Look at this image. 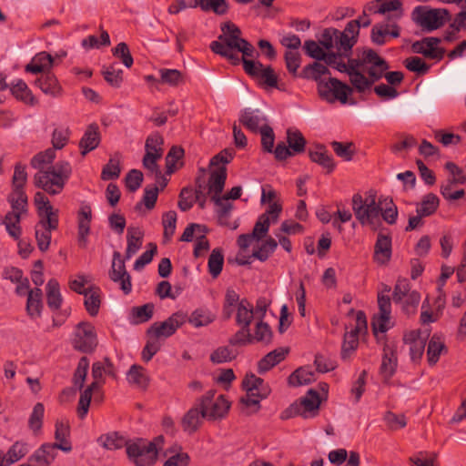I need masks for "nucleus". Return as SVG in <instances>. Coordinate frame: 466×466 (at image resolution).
<instances>
[{
    "label": "nucleus",
    "mask_w": 466,
    "mask_h": 466,
    "mask_svg": "<svg viewBox=\"0 0 466 466\" xmlns=\"http://www.w3.org/2000/svg\"><path fill=\"white\" fill-rule=\"evenodd\" d=\"M336 46L339 51H341L344 57H349L351 54L352 47L357 43V38L350 37L347 33L340 32L336 35L335 39Z\"/></svg>",
    "instance_id": "obj_63"
},
{
    "label": "nucleus",
    "mask_w": 466,
    "mask_h": 466,
    "mask_svg": "<svg viewBox=\"0 0 466 466\" xmlns=\"http://www.w3.org/2000/svg\"><path fill=\"white\" fill-rule=\"evenodd\" d=\"M102 75L108 85L116 88L120 87L123 82V70L116 69L115 64L104 66Z\"/></svg>",
    "instance_id": "obj_57"
},
{
    "label": "nucleus",
    "mask_w": 466,
    "mask_h": 466,
    "mask_svg": "<svg viewBox=\"0 0 466 466\" xmlns=\"http://www.w3.org/2000/svg\"><path fill=\"white\" fill-rule=\"evenodd\" d=\"M289 348H279L265 355L258 363V372L263 374L282 361L289 354Z\"/></svg>",
    "instance_id": "obj_28"
},
{
    "label": "nucleus",
    "mask_w": 466,
    "mask_h": 466,
    "mask_svg": "<svg viewBox=\"0 0 466 466\" xmlns=\"http://www.w3.org/2000/svg\"><path fill=\"white\" fill-rule=\"evenodd\" d=\"M272 336L273 333L270 326L264 322L263 319H258L255 326L254 335H252V341L256 340L257 342L268 344L271 342Z\"/></svg>",
    "instance_id": "obj_61"
},
{
    "label": "nucleus",
    "mask_w": 466,
    "mask_h": 466,
    "mask_svg": "<svg viewBox=\"0 0 466 466\" xmlns=\"http://www.w3.org/2000/svg\"><path fill=\"white\" fill-rule=\"evenodd\" d=\"M222 34L218 35L217 41H220L227 45L229 48L238 47V44L241 43V30L235 24L231 22H226L220 26Z\"/></svg>",
    "instance_id": "obj_27"
},
{
    "label": "nucleus",
    "mask_w": 466,
    "mask_h": 466,
    "mask_svg": "<svg viewBox=\"0 0 466 466\" xmlns=\"http://www.w3.org/2000/svg\"><path fill=\"white\" fill-rule=\"evenodd\" d=\"M155 306L153 303H147L142 306L133 307L131 309V315L134 319V322L144 323L152 319L154 314Z\"/></svg>",
    "instance_id": "obj_60"
},
{
    "label": "nucleus",
    "mask_w": 466,
    "mask_h": 466,
    "mask_svg": "<svg viewBox=\"0 0 466 466\" xmlns=\"http://www.w3.org/2000/svg\"><path fill=\"white\" fill-rule=\"evenodd\" d=\"M330 146L335 154L345 161H350L355 154V146L353 143H343L332 141Z\"/></svg>",
    "instance_id": "obj_64"
},
{
    "label": "nucleus",
    "mask_w": 466,
    "mask_h": 466,
    "mask_svg": "<svg viewBox=\"0 0 466 466\" xmlns=\"http://www.w3.org/2000/svg\"><path fill=\"white\" fill-rule=\"evenodd\" d=\"M366 61L371 65L368 69V75L370 81H373V84L382 78L384 72L389 69V64L383 58H381L376 51L369 49V53L366 56Z\"/></svg>",
    "instance_id": "obj_22"
},
{
    "label": "nucleus",
    "mask_w": 466,
    "mask_h": 466,
    "mask_svg": "<svg viewBox=\"0 0 466 466\" xmlns=\"http://www.w3.org/2000/svg\"><path fill=\"white\" fill-rule=\"evenodd\" d=\"M330 72L326 65L313 62L306 66L299 76L304 79H312L318 82V92L319 96L329 103L339 100L341 104L348 102V96L352 93V88L340 80L329 77L328 81L321 78V76L329 75Z\"/></svg>",
    "instance_id": "obj_2"
},
{
    "label": "nucleus",
    "mask_w": 466,
    "mask_h": 466,
    "mask_svg": "<svg viewBox=\"0 0 466 466\" xmlns=\"http://www.w3.org/2000/svg\"><path fill=\"white\" fill-rule=\"evenodd\" d=\"M378 305L380 309V316H374L371 320V327L375 335L378 332L385 333L389 329L387 322L390 320L391 313V303L390 296L383 294V292L379 293Z\"/></svg>",
    "instance_id": "obj_15"
},
{
    "label": "nucleus",
    "mask_w": 466,
    "mask_h": 466,
    "mask_svg": "<svg viewBox=\"0 0 466 466\" xmlns=\"http://www.w3.org/2000/svg\"><path fill=\"white\" fill-rule=\"evenodd\" d=\"M199 6L203 11H212L218 15H225L228 12V6L226 0H194L189 7Z\"/></svg>",
    "instance_id": "obj_42"
},
{
    "label": "nucleus",
    "mask_w": 466,
    "mask_h": 466,
    "mask_svg": "<svg viewBox=\"0 0 466 466\" xmlns=\"http://www.w3.org/2000/svg\"><path fill=\"white\" fill-rule=\"evenodd\" d=\"M412 18L428 32L441 27L451 19L450 12L445 8L427 9L426 6H417L412 11Z\"/></svg>",
    "instance_id": "obj_5"
},
{
    "label": "nucleus",
    "mask_w": 466,
    "mask_h": 466,
    "mask_svg": "<svg viewBox=\"0 0 466 466\" xmlns=\"http://www.w3.org/2000/svg\"><path fill=\"white\" fill-rule=\"evenodd\" d=\"M287 143L294 155L303 153L306 147V139L299 129L287 130Z\"/></svg>",
    "instance_id": "obj_46"
},
{
    "label": "nucleus",
    "mask_w": 466,
    "mask_h": 466,
    "mask_svg": "<svg viewBox=\"0 0 466 466\" xmlns=\"http://www.w3.org/2000/svg\"><path fill=\"white\" fill-rule=\"evenodd\" d=\"M216 319L215 314L207 308L196 309L187 321L189 322L195 328L205 327L212 323Z\"/></svg>",
    "instance_id": "obj_38"
},
{
    "label": "nucleus",
    "mask_w": 466,
    "mask_h": 466,
    "mask_svg": "<svg viewBox=\"0 0 466 466\" xmlns=\"http://www.w3.org/2000/svg\"><path fill=\"white\" fill-rule=\"evenodd\" d=\"M233 159V154L228 149H224L215 155L209 161V167H215L211 170L206 185L208 194H211V200L214 204L220 203L221 193L223 192L228 173L226 165Z\"/></svg>",
    "instance_id": "obj_3"
},
{
    "label": "nucleus",
    "mask_w": 466,
    "mask_h": 466,
    "mask_svg": "<svg viewBox=\"0 0 466 466\" xmlns=\"http://www.w3.org/2000/svg\"><path fill=\"white\" fill-rule=\"evenodd\" d=\"M34 201L35 205L37 208L38 215L40 217L45 215L46 218H48V216H50V218H58V210H55L53 208V207L50 205L48 198L43 192H36L35 194Z\"/></svg>",
    "instance_id": "obj_50"
},
{
    "label": "nucleus",
    "mask_w": 466,
    "mask_h": 466,
    "mask_svg": "<svg viewBox=\"0 0 466 466\" xmlns=\"http://www.w3.org/2000/svg\"><path fill=\"white\" fill-rule=\"evenodd\" d=\"M158 192L159 188L156 185L147 186L144 189L142 200L136 204L135 208L139 210L142 205H145L147 209H153L157 200Z\"/></svg>",
    "instance_id": "obj_59"
},
{
    "label": "nucleus",
    "mask_w": 466,
    "mask_h": 466,
    "mask_svg": "<svg viewBox=\"0 0 466 466\" xmlns=\"http://www.w3.org/2000/svg\"><path fill=\"white\" fill-rule=\"evenodd\" d=\"M57 450L52 443H44L34 452L29 460L36 462L37 466H49L57 456Z\"/></svg>",
    "instance_id": "obj_29"
},
{
    "label": "nucleus",
    "mask_w": 466,
    "mask_h": 466,
    "mask_svg": "<svg viewBox=\"0 0 466 466\" xmlns=\"http://www.w3.org/2000/svg\"><path fill=\"white\" fill-rule=\"evenodd\" d=\"M238 120L241 125L253 133L259 132L261 126L267 124V117L259 109L249 107L241 110Z\"/></svg>",
    "instance_id": "obj_20"
},
{
    "label": "nucleus",
    "mask_w": 466,
    "mask_h": 466,
    "mask_svg": "<svg viewBox=\"0 0 466 466\" xmlns=\"http://www.w3.org/2000/svg\"><path fill=\"white\" fill-rule=\"evenodd\" d=\"M42 296L43 292L39 288L28 292L26 312L31 318L40 317L43 309Z\"/></svg>",
    "instance_id": "obj_39"
},
{
    "label": "nucleus",
    "mask_w": 466,
    "mask_h": 466,
    "mask_svg": "<svg viewBox=\"0 0 466 466\" xmlns=\"http://www.w3.org/2000/svg\"><path fill=\"white\" fill-rule=\"evenodd\" d=\"M35 84L46 95L53 97H57L62 95V86L56 76L51 72L41 75V76L35 81Z\"/></svg>",
    "instance_id": "obj_26"
},
{
    "label": "nucleus",
    "mask_w": 466,
    "mask_h": 466,
    "mask_svg": "<svg viewBox=\"0 0 466 466\" xmlns=\"http://www.w3.org/2000/svg\"><path fill=\"white\" fill-rule=\"evenodd\" d=\"M319 393L310 389L308 390L307 395L299 400V403H293L289 410L293 414H300L304 418H307V412H312V416H315L319 409L320 405Z\"/></svg>",
    "instance_id": "obj_16"
},
{
    "label": "nucleus",
    "mask_w": 466,
    "mask_h": 466,
    "mask_svg": "<svg viewBox=\"0 0 466 466\" xmlns=\"http://www.w3.org/2000/svg\"><path fill=\"white\" fill-rule=\"evenodd\" d=\"M58 228V218H42L35 226V239L38 248L45 252L49 248L51 242V232Z\"/></svg>",
    "instance_id": "obj_14"
},
{
    "label": "nucleus",
    "mask_w": 466,
    "mask_h": 466,
    "mask_svg": "<svg viewBox=\"0 0 466 466\" xmlns=\"http://www.w3.org/2000/svg\"><path fill=\"white\" fill-rule=\"evenodd\" d=\"M89 369V359L86 356L80 358L77 367L73 375V384L75 390H81L85 385L86 378Z\"/></svg>",
    "instance_id": "obj_48"
},
{
    "label": "nucleus",
    "mask_w": 466,
    "mask_h": 466,
    "mask_svg": "<svg viewBox=\"0 0 466 466\" xmlns=\"http://www.w3.org/2000/svg\"><path fill=\"white\" fill-rule=\"evenodd\" d=\"M242 388L249 395H256L257 398L261 400L268 398L271 392L269 385L253 373L245 376L242 380Z\"/></svg>",
    "instance_id": "obj_19"
},
{
    "label": "nucleus",
    "mask_w": 466,
    "mask_h": 466,
    "mask_svg": "<svg viewBox=\"0 0 466 466\" xmlns=\"http://www.w3.org/2000/svg\"><path fill=\"white\" fill-rule=\"evenodd\" d=\"M215 205L218 207V208L216 209V215L218 225L231 228L232 229H236L238 228V225H234L233 227H231L229 223L231 211L234 208L233 204L230 202H226L223 200V198H220V203Z\"/></svg>",
    "instance_id": "obj_49"
},
{
    "label": "nucleus",
    "mask_w": 466,
    "mask_h": 466,
    "mask_svg": "<svg viewBox=\"0 0 466 466\" xmlns=\"http://www.w3.org/2000/svg\"><path fill=\"white\" fill-rule=\"evenodd\" d=\"M10 91L17 100L31 106L36 103L31 90L28 88L26 83L22 79H18L15 83H13L10 87Z\"/></svg>",
    "instance_id": "obj_40"
},
{
    "label": "nucleus",
    "mask_w": 466,
    "mask_h": 466,
    "mask_svg": "<svg viewBox=\"0 0 466 466\" xmlns=\"http://www.w3.org/2000/svg\"><path fill=\"white\" fill-rule=\"evenodd\" d=\"M224 265V255L220 248H214L209 255L208 267V272L212 276L213 279L218 278Z\"/></svg>",
    "instance_id": "obj_53"
},
{
    "label": "nucleus",
    "mask_w": 466,
    "mask_h": 466,
    "mask_svg": "<svg viewBox=\"0 0 466 466\" xmlns=\"http://www.w3.org/2000/svg\"><path fill=\"white\" fill-rule=\"evenodd\" d=\"M8 202L11 205L12 210L10 212H15L21 216L27 212V196L25 191L14 192L8 196Z\"/></svg>",
    "instance_id": "obj_51"
},
{
    "label": "nucleus",
    "mask_w": 466,
    "mask_h": 466,
    "mask_svg": "<svg viewBox=\"0 0 466 466\" xmlns=\"http://www.w3.org/2000/svg\"><path fill=\"white\" fill-rule=\"evenodd\" d=\"M429 335V330L422 332L418 329L412 330L405 336L404 341L410 344V355L412 361L416 362L421 359Z\"/></svg>",
    "instance_id": "obj_18"
},
{
    "label": "nucleus",
    "mask_w": 466,
    "mask_h": 466,
    "mask_svg": "<svg viewBox=\"0 0 466 466\" xmlns=\"http://www.w3.org/2000/svg\"><path fill=\"white\" fill-rule=\"evenodd\" d=\"M159 83L166 84L170 86H177L185 82L183 74L177 69L160 68Z\"/></svg>",
    "instance_id": "obj_54"
},
{
    "label": "nucleus",
    "mask_w": 466,
    "mask_h": 466,
    "mask_svg": "<svg viewBox=\"0 0 466 466\" xmlns=\"http://www.w3.org/2000/svg\"><path fill=\"white\" fill-rule=\"evenodd\" d=\"M97 344L95 327L89 322L78 323L72 339L73 348L82 353L89 354L96 350Z\"/></svg>",
    "instance_id": "obj_9"
},
{
    "label": "nucleus",
    "mask_w": 466,
    "mask_h": 466,
    "mask_svg": "<svg viewBox=\"0 0 466 466\" xmlns=\"http://www.w3.org/2000/svg\"><path fill=\"white\" fill-rule=\"evenodd\" d=\"M26 181L27 173L25 170V166L21 163H16L14 167V175L12 177V191H25Z\"/></svg>",
    "instance_id": "obj_58"
},
{
    "label": "nucleus",
    "mask_w": 466,
    "mask_h": 466,
    "mask_svg": "<svg viewBox=\"0 0 466 466\" xmlns=\"http://www.w3.org/2000/svg\"><path fill=\"white\" fill-rule=\"evenodd\" d=\"M55 428V439L56 441L52 444L65 452H70L73 447L69 440L70 426L68 421L64 420H57L56 421Z\"/></svg>",
    "instance_id": "obj_23"
},
{
    "label": "nucleus",
    "mask_w": 466,
    "mask_h": 466,
    "mask_svg": "<svg viewBox=\"0 0 466 466\" xmlns=\"http://www.w3.org/2000/svg\"><path fill=\"white\" fill-rule=\"evenodd\" d=\"M370 5V11L383 15L391 11L401 10L402 7L400 0H375Z\"/></svg>",
    "instance_id": "obj_55"
},
{
    "label": "nucleus",
    "mask_w": 466,
    "mask_h": 466,
    "mask_svg": "<svg viewBox=\"0 0 466 466\" xmlns=\"http://www.w3.org/2000/svg\"><path fill=\"white\" fill-rule=\"evenodd\" d=\"M244 71L252 78L258 80L259 85L270 88L280 89L278 85V76L272 66H264L259 61L242 59Z\"/></svg>",
    "instance_id": "obj_10"
},
{
    "label": "nucleus",
    "mask_w": 466,
    "mask_h": 466,
    "mask_svg": "<svg viewBox=\"0 0 466 466\" xmlns=\"http://www.w3.org/2000/svg\"><path fill=\"white\" fill-rule=\"evenodd\" d=\"M352 210L360 224L369 226L373 231L380 229L382 225L380 216L390 225L395 224L398 218V208L392 198H385L383 201L380 198L376 202L375 195L364 199L360 194H354Z\"/></svg>",
    "instance_id": "obj_1"
},
{
    "label": "nucleus",
    "mask_w": 466,
    "mask_h": 466,
    "mask_svg": "<svg viewBox=\"0 0 466 466\" xmlns=\"http://www.w3.org/2000/svg\"><path fill=\"white\" fill-rule=\"evenodd\" d=\"M92 208L89 204L83 203L77 212V240L80 248H86L87 237L90 233Z\"/></svg>",
    "instance_id": "obj_17"
},
{
    "label": "nucleus",
    "mask_w": 466,
    "mask_h": 466,
    "mask_svg": "<svg viewBox=\"0 0 466 466\" xmlns=\"http://www.w3.org/2000/svg\"><path fill=\"white\" fill-rule=\"evenodd\" d=\"M317 150H309V157L312 162H315L331 173L335 169V162L331 155L328 154L326 147L322 144L316 146Z\"/></svg>",
    "instance_id": "obj_32"
},
{
    "label": "nucleus",
    "mask_w": 466,
    "mask_h": 466,
    "mask_svg": "<svg viewBox=\"0 0 466 466\" xmlns=\"http://www.w3.org/2000/svg\"><path fill=\"white\" fill-rule=\"evenodd\" d=\"M46 303L52 311H56L60 309L63 298L60 293L59 283L56 279H51L48 280L46 287Z\"/></svg>",
    "instance_id": "obj_36"
},
{
    "label": "nucleus",
    "mask_w": 466,
    "mask_h": 466,
    "mask_svg": "<svg viewBox=\"0 0 466 466\" xmlns=\"http://www.w3.org/2000/svg\"><path fill=\"white\" fill-rule=\"evenodd\" d=\"M89 292L90 291L86 292L84 294V296H85L84 305H85V308H86V311L88 312V314L91 317H96L99 312V309H100V305H101L100 289H99V288H94L92 292L91 293H89Z\"/></svg>",
    "instance_id": "obj_52"
},
{
    "label": "nucleus",
    "mask_w": 466,
    "mask_h": 466,
    "mask_svg": "<svg viewBox=\"0 0 466 466\" xmlns=\"http://www.w3.org/2000/svg\"><path fill=\"white\" fill-rule=\"evenodd\" d=\"M127 241L125 259L128 260L140 249L143 242V232L137 228H128Z\"/></svg>",
    "instance_id": "obj_37"
},
{
    "label": "nucleus",
    "mask_w": 466,
    "mask_h": 466,
    "mask_svg": "<svg viewBox=\"0 0 466 466\" xmlns=\"http://www.w3.org/2000/svg\"><path fill=\"white\" fill-rule=\"evenodd\" d=\"M439 205V198L433 193H428L422 198L421 202L417 204L416 213L430 217L437 211Z\"/></svg>",
    "instance_id": "obj_43"
},
{
    "label": "nucleus",
    "mask_w": 466,
    "mask_h": 466,
    "mask_svg": "<svg viewBox=\"0 0 466 466\" xmlns=\"http://www.w3.org/2000/svg\"><path fill=\"white\" fill-rule=\"evenodd\" d=\"M203 419H207V416H202V409L197 400L195 405L187 411L182 419L183 430L189 434L196 432L202 424Z\"/></svg>",
    "instance_id": "obj_25"
},
{
    "label": "nucleus",
    "mask_w": 466,
    "mask_h": 466,
    "mask_svg": "<svg viewBox=\"0 0 466 466\" xmlns=\"http://www.w3.org/2000/svg\"><path fill=\"white\" fill-rule=\"evenodd\" d=\"M316 380L315 371L310 366H303L295 370L288 379V383L292 387L308 385Z\"/></svg>",
    "instance_id": "obj_33"
},
{
    "label": "nucleus",
    "mask_w": 466,
    "mask_h": 466,
    "mask_svg": "<svg viewBox=\"0 0 466 466\" xmlns=\"http://www.w3.org/2000/svg\"><path fill=\"white\" fill-rule=\"evenodd\" d=\"M33 182L35 187L52 196L60 194L66 184L59 175L48 167L38 170L34 175Z\"/></svg>",
    "instance_id": "obj_11"
},
{
    "label": "nucleus",
    "mask_w": 466,
    "mask_h": 466,
    "mask_svg": "<svg viewBox=\"0 0 466 466\" xmlns=\"http://www.w3.org/2000/svg\"><path fill=\"white\" fill-rule=\"evenodd\" d=\"M28 452L27 444L21 441L15 442L7 451L5 454H4L3 463L5 466H9L14 462L18 461L24 456H25Z\"/></svg>",
    "instance_id": "obj_45"
},
{
    "label": "nucleus",
    "mask_w": 466,
    "mask_h": 466,
    "mask_svg": "<svg viewBox=\"0 0 466 466\" xmlns=\"http://www.w3.org/2000/svg\"><path fill=\"white\" fill-rule=\"evenodd\" d=\"M100 141L101 137L97 124H90L79 141L81 155L86 156L90 151L96 149L99 146Z\"/></svg>",
    "instance_id": "obj_24"
},
{
    "label": "nucleus",
    "mask_w": 466,
    "mask_h": 466,
    "mask_svg": "<svg viewBox=\"0 0 466 466\" xmlns=\"http://www.w3.org/2000/svg\"><path fill=\"white\" fill-rule=\"evenodd\" d=\"M209 48L213 53L227 58L234 66L242 63V57L240 58L238 54L234 52L236 48H229L220 41H212Z\"/></svg>",
    "instance_id": "obj_41"
},
{
    "label": "nucleus",
    "mask_w": 466,
    "mask_h": 466,
    "mask_svg": "<svg viewBox=\"0 0 466 466\" xmlns=\"http://www.w3.org/2000/svg\"><path fill=\"white\" fill-rule=\"evenodd\" d=\"M255 319L253 305L244 298L238 303L235 321L239 327L249 328Z\"/></svg>",
    "instance_id": "obj_34"
},
{
    "label": "nucleus",
    "mask_w": 466,
    "mask_h": 466,
    "mask_svg": "<svg viewBox=\"0 0 466 466\" xmlns=\"http://www.w3.org/2000/svg\"><path fill=\"white\" fill-rule=\"evenodd\" d=\"M215 394V390H209L203 396L198 398V405L202 409V416H207L209 420L224 418L230 408V402L224 395H219L214 400Z\"/></svg>",
    "instance_id": "obj_6"
},
{
    "label": "nucleus",
    "mask_w": 466,
    "mask_h": 466,
    "mask_svg": "<svg viewBox=\"0 0 466 466\" xmlns=\"http://www.w3.org/2000/svg\"><path fill=\"white\" fill-rule=\"evenodd\" d=\"M359 345V335L350 331L344 334L343 343L341 346V359L346 360L350 354L356 350Z\"/></svg>",
    "instance_id": "obj_62"
},
{
    "label": "nucleus",
    "mask_w": 466,
    "mask_h": 466,
    "mask_svg": "<svg viewBox=\"0 0 466 466\" xmlns=\"http://www.w3.org/2000/svg\"><path fill=\"white\" fill-rule=\"evenodd\" d=\"M163 144L164 138L158 132L150 134L145 144L146 153L142 160L143 167L157 176L161 174L157 161L162 157L163 148L161 146Z\"/></svg>",
    "instance_id": "obj_8"
},
{
    "label": "nucleus",
    "mask_w": 466,
    "mask_h": 466,
    "mask_svg": "<svg viewBox=\"0 0 466 466\" xmlns=\"http://www.w3.org/2000/svg\"><path fill=\"white\" fill-rule=\"evenodd\" d=\"M397 368V357L392 346L385 344L383 348L382 361L380 368V374L385 379L393 376Z\"/></svg>",
    "instance_id": "obj_31"
},
{
    "label": "nucleus",
    "mask_w": 466,
    "mask_h": 466,
    "mask_svg": "<svg viewBox=\"0 0 466 466\" xmlns=\"http://www.w3.org/2000/svg\"><path fill=\"white\" fill-rule=\"evenodd\" d=\"M187 315L183 311H177L162 322H154L147 330L151 339H167L187 322Z\"/></svg>",
    "instance_id": "obj_7"
},
{
    "label": "nucleus",
    "mask_w": 466,
    "mask_h": 466,
    "mask_svg": "<svg viewBox=\"0 0 466 466\" xmlns=\"http://www.w3.org/2000/svg\"><path fill=\"white\" fill-rule=\"evenodd\" d=\"M448 349L445 346L441 336L437 333L433 334L429 340L427 349V358L429 364L431 366L435 365L439 361L441 353H446Z\"/></svg>",
    "instance_id": "obj_35"
},
{
    "label": "nucleus",
    "mask_w": 466,
    "mask_h": 466,
    "mask_svg": "<svg viewBox=\"0 0 466 466\" xmlns=\"http://www.w3.org/2000/svg\"><path fill=\"white\" fill-rule=\"evenodd\" d=\"M127 380L130 384H134L141 389L148 386L149 379L143 367L133 364L127 373Z\"/></svg>",
    "instance_id": "obj_44"
},
{
    "label": "nucleus",
    "mask_w": 466,
    "mask_h": 466,
    "mask_svg": "<svg viewBox=\"0 0 466 466\" xmlns=\"http://www.w3.org/2000/svg\"><path fill=\"white\" fill-rule=\"evenodd\" d=\"M97 443L106 450L116 451L127 447L130 440H127L118 431H111L106 434H102L96 440Z\"/></svg>",
    "instance_id": "obj_30"
},
{
    "label": "nucleus",
    "mask_w": 466,
    "mask_h": 466,
    "mask_svg": "<svg viewBox=\"0 0 466 466\" xmlns=\"http://www.w3.org/2000/svg\"><path fill=\"white\" fill-rule=\"evenodd\" d=\"M441 42V38L427 36L421 40L415 41L411 45V50L413 53L420 54L426 58L441 60L445 54L443 47H438L437 46Z\"/></svg>",
    "instance_id": "obj_13"
},
{
    "label": "nucleus",
    "mask_w": 466,
    "mask_h": 466,
    "mask_svg": "<svg viewBox=\"0 0 466 466\" xmlns=\"http://www.w3.org/2000/svg\"><path fill=\"white\" fill-rule=\"evenodd\" d=\"M20 222L21 218L19 215L15 212H7L3 220V224L5 226L8 235L15 240H18L22 234Z\"/></svg>",
    "instance_id": "obj_47"
},
{
    "label": "nucleus",
    "mask_w": 466,
    "mask_h": 466,
    "mask_svg": "<svg viewBox=\"0 0 466 466\" xmlns=\"http://www.w3.org/2000/svg\"><path fill=\"white\" fill-rule=\"evenodd\" d=\"M277 248L278 242L274 238H268L257 249L253 250L252 257L264 262L275 252Z\"/></svg>",
    "instance_id": "obj_56"
},
{
    "label": "nucleus",
    "mask_w": 466,
    "mask_h": 466,
    "mask_svg": "<svg viewBox=\"0 0 466 466\" xmlns=\"http://www.w3.org/2000/svg\"><path fill=\"white\" fill-rule=\"evenodd\" d=\"M125 260L121 258L118 251L113 253V261L109 270V278L112 281L120 284L122 291L127 295L132 290L131 277L126 269Z\"/></svg>",
    "instance_id": "obj_12"
},
{
    "label": "nucleus",
    "mask_w": 466,
    "mask_h": 466,
    "mask_svg": "<svg viewBox=\"0 0 466 466\" xmlns=\"http://www.w3.org/2000/svg\"><path fill=\"white\" fill-rule=\"evenodd\" d=\"M392 242L390 235L379 233L374 245L373 259L380 265H386L391 258Z\"/></svg>",
    "instance_id": "obj_21"
},
{
    "label": "nucleus",
    "mask_w": 466,
    "mask_h": 466,
    "mask_svg": "<svg viewBox=\"0 0 466 466\" xmlns=\"http://www.w3.org/2000/svg\"><path fill=\"white\" fill-rule=\"evenodd\" d=\"M164 442L163 436L156 437L152 441L145 439L131 441L127 447V455L136 466H152L158 455V450Z\"/></svg>",
    "instance_id": "obj_4"
}]
</instances>
